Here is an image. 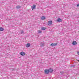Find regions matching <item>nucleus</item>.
<instances>
[{"label": "nucleus", "mask_w": 79, "mask_h": 79, "mask_svg": "<svg viewBox=\"0 0 79 79\" xmlns=\"http://www.w3.org/2000/svg\"><path fill=\"white\" fill-rule=\"evenodd\" d=\"M48 24L49 26H50V25H52V21H48Z\"/></svg>", "instance_id": "obj_1"}, {"label": "nucleus", "mask_w": 79, "mask_h": 79, "mask_svg": "<svg viewBox=\"0 0 79 79\" xmlns=\"http://www.w3.org/2000/svg\"><path fill=\"white\" fill-rule=\"evenodd\" d=\"M36 7V6L35 5H33V6H31V8L32 10H35Z\"/></svg>", "instance_id": "obj_2"}, {"label": "nucleus", "mask_w": 79, "mask_h": 79, "mask_svg": "<svg viewBox=\"0 0 79 79\" xmlns=\"http://www.w3.org/2000/svg\"><path fill=\"white\" fill-rule=\"evenodd\" d=\"M58 44L56 43H52L51 44V46H56V45H57Z\"/></svg>", "instance_id": "obj_3"}, {"label": "nucleus", "mask_w": 79, "mask_h": 79, "mask_svg": "<svg viewBox=\"0 0 79 79\" xmlns=\"http://www.w3.org/2000/svg\"><path fill=\"white\" fill-rule=\"evenodd\" d=\"M20 55L22 56H24V55H26V53L24 52H22L20 53Z\"/></svg>", "instance_id": "obj_4"}, {"label": "nucleus", "mask_w": 79, "mask_h": 79, "mask_svg": "<svg viewBox=\"0 0 79 79\" xmlns=\"http://www.w3.org/2000/svg\"><path fill=\"white\" fill-rule=\"evenodd\" d=\"M49 73H52V72H53V69H51V68H50L49 69Z\"/></svg>", "instance_id": "obj_5"}, {"label": "nucleus", "mask_w": 79, "mask_h": 79, "mask_svg": "<svg viewBox=\"0 0 79 79\" xmlns=\"http://www.w3.org/2000/svg\"><path fill=\"white\" fill-rule=\"evenodd\" d=\"M45 73L46 74H48L49 73V70H46L45 71Z\"/></svg>", "instance_id": "obj_6"}, {"label": "nucleus", "mask_w": 79, "mask_h": 79, "mask_svg": "<svg viewBox=\"0 0 79 79\" xmlns=\"http://www.w3.org/2000/svg\"><path fill=\"white\" fill-rule=\"evenodd\" d=\"M77 44V43L75 41L73 42L72 43V45H76Z\"/></svg>", "instance_id": "obj_7"}, {"label": "nucleus", "mask_w": 79, "mask_h": 79, "mask_svg": "<svg viewBox=\"0 0 79 79\" xmlns=\"http://www.w3.org/2000/svg\"><path fill=\"white\" fill-rule=\"evenodd\" d=\"M30 45H31V44H30V43H28L26 44V47H29Z\"/></svg>", "instance_id": "obj_8"}, {"label": "nucleus", "mask_w": 79, "mask_h": 79, "mask_svg": "<svg viewBox=\"0 0 79 79\" xmlns=\"http://www.w3.org/2000/svg\"><path fill=\"white\" fill-rule=\"evenodd\" d=\"M57 21L58 22H62V20L60 19V18H58L57 19Z\"/></svg>", "instance_id": "obj_9"}, {"label": "nucleus", "mask_w": 79, "mask_h": 79, "mask_svg": "<svg viewBox=\"0 0 79 79\" xmlns=\"http://www.w3.org/2000/svg\"><path fill=\"white\" fill-rule=\"evenodd\" d=\"M44 43H41L39 44V45L41 46V47H43L44 45Z\"/></svg>", "instance_id": "obj_10"}, {"label": "nucleus", "mask_w": 79, "mask_h": 79, "mask_svg": "<svg viewBox=\"0 0 79 79\" xmlns=\"http://www.w3.org/2000/svg\"><path fill=\"white\" fill-rule=\"evenodd\" d=\"M46 29V28H45V27H42L41 28V29L42 30V31H44V30H45Z\"/></svg>", "instance_id": "obj_11"}, {"label": "nucleus", "mask_w": 79, "mask_h": 79, "mask_svg": "<svg viewBox=\"0 0 79 79\" xmlns=\"http://www.w3.org/2000/svg\"><path fill=\"white\" fill-rule=\"evenodd\" d=\"M41 19L42 20H44L45 19V17L43 16L41 17Z\"/></svg>", "instance_id": "obj_12"}, {"label": "nucleus", "mask_w": 79, "mask_h": 79, "mask_svg": "<svg viewBox=\"0 0 79 79\" xmlns=\"http://www.w3.org/2000/svg\"><path fill=\"white\" fill-rule=\"evenodd\" d=\"M4 31V28L2 27L0 28V31Z\"/></svg>", "instance_id": "obj_13"}, {"label": "nucleus", "mask_w": 79, "mask_h": 79, "mask_svg": "<svg viewBox=\"0 0 79 79\" xmlns=\"http://www.w3.org/2000/svg\"><path fill=\"white\" fill-rule=\"evenodd\" d=\"M21 6H16V8H21Z\"/></svg>", "instance_id": "obj_14"}, {"label": "nucleus", "mask_w": 79, "mask_h": 79, "mask_svg": "<svg viewBox=\"0 0 79 79\" xmlns=\"http://www.w3.org/2000/svg\"><path fill=\"white\" fill-rule=\"evenodd\" d=\"M38 33H42V31L39 30L38 31Z\"/></svg>", "instance_id": "obj_15"}, {"label": "nucleus", "mask_w": 79, "mask_h": 79, "mask_svg": "<svg viewBox=\"0 0 79 79\" xmlns=\"http://www.w3.org/2000/svg\"><path fill=\"white\" fill-rule=\"evenodd\" d=\"M24 31L23 30L21 31V34H24Z\"/></svg>", "instance_id": "obj_16"}, {"label": "nucleus", "mask_w": 79, "mask_h": 79, "mask_svg": "<svg viewBox=\"0 0 79 79\" xmlns=\"http://www.w3.org/2000/svg\"><path fill=\"white\" fill-rule=\"evenodd\" d=\"M60 73H61L62 74H63V73H64L63 71H61V72H60Z\"/></svg>", "instance_id": "obj_17"}, {"label": "nucleus", "mask_w": 79, "mask_h": 79, "mask_svg": "<svg viewBox=\"0 0 79 79\" xmlns=\"http://www.w3.org/2000/svg\"><path fill=\"white\" fill-rule=\"evenodd\" d=\"M77 7H78V6H79V3L77 5Z\"/></svg>", "instance_id": "obj_18"}, {"label": "nucleus", "mask_w": 79, "mask_h": 79, "mask_svg": "<svg viewBox=\"0 0 79 79\" xmlns=\"http://www.w3.org/2000/svg\"><path fill=\"white\" fill-rule=\"evenodd\" d=\"M77 54L79 55V52H77Z\"/></svg>", "instance_id": "obj_19"}, {"label": "nucleus", "mask_w": 79, "mask_h": 79, "mask_svg": "<svg viewBox=\"0 0 79 79\" xmlns=\"http://www.w3.org/2000/svg\"><path fill=\"white\" fill-rule=\"evenodd\" d=\"M72 66V67H74V65H73V66Z\"/></svg>", "instance_id": "obj_20"}, {"label": "nucleus", "mask_w": 79, "mask_h": 79, "mask_svg": "<svg viewBox=\"0 0 79 79\" xmlns=\"http://www.w3.org/2000/svg\"><path fill=\"white\" fill-rule=\"evenodd\" d=\"M78 61L79 62V60H78Z\"/></svg>", "instance_id": "obj_21"}]
</instances>
